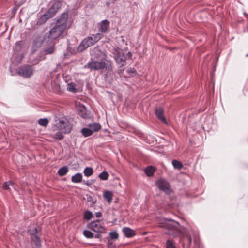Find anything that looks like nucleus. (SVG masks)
Wrapping results in <instances>:
<instances>
[{
    "mask_svg": "<svg viewBox=\"0 0 248 248\" xmlns=\"http://www.w3.org/2000/svg\"><path fill=\"white\" fill-rule=\"evenodd\" d=\"M158 224L159 227L168 230L170 232L168 233L170 235L173 237L177 236L174 232H178V227L179 225L178 222L171 219L163 218L158 220Z\"/></svg>",
    "mask_w": 248,
    "mask_h": 248,
    "instance_id": "1",
    "label": "nucleus"
},
{
    "mask_svg": "<svg viewBox=\"0 0 248 248\" xmlns=\"http://www.w3.org/2000/svg\"><path fill=\"white\" fill-rule=\"evenodd\" d=\"M109 65H108L105 62L103 61H92L89 62L87 65L84 66L85 68H89L90 70H100L105 69L107 70V73L105 74V78H107L108 75H110L112 71L111 61H108Z\"/></svg>",
    "mask_w": 248,
    "mask_h": 248,
    "instance_id": "2",
    "label": "nucleus"
},
{
    "mask_svg": "<svg viewBox=\"0 0 248 248\" xmlns=\"http://www.w3.org/2000/svg\"><path fill=\"white\" fill-rule=\"evenodd\" d=\"M112 54L116 63L120 67L125 66L127 59L132 56L130 52H127L126 50L119 48H114Z\"/></svg>",
    "mask_w": 248,
    "mask_h": 248,
    "instance_id": "3",
    "label": "nucleus"
},
{
    "mask_svg": "<svg viewBox=\"0 0 248 248\" xmlns=\"http://www.w3.org/2000/svg\"><path fill=\"white\" fill-rule=\"evenodd\" d=\"M64 30L59 26L55 25L48 33L44 36L43 42L45 43H52L59 38L63 33Z\"/></svg>",
    "mask_w": 248,
    "mask_h": 248,
    "instance_id": "4",
    "label": "nucleus"
},
{
    "mask_svg": "<svg viewBox=\"0 0 248 248\" xmlns=\"http://www.w3.org/2000/svg\"><path fill=\"white\" fill-rule=\"evenodd\" d=\"M102 37V35L98 33L96 34H92L90 36L85 38L78 46V50L82 52L91 46L93 45L98 41Z\"/></svg>",
    "mask_w": 248,
    "mask_h": 248,
    "instance_id": "5",
    "label": "nucleus"
},
{
    "mask_svg": "<svg viewBox=\"0 0 248 248\" xmlns=\"http://www.w3.org/2000/svg\"><path fill=\"white\" fill-rule=\"evenodd\" d=\"M88 228L91 230L96 233H105L107 229L104 226V224L100 220L97 219L91 221L87 224Z\"/></svg>",
    "mask_w": 248,
    "mask_h": 248,
    "instance_id": "6",
    "label": "nucleus"
},
{
    "mask_svg": "<svg viewBox=\"0 0 248 248\" xmlns=\"http://www.w3.org/2000/svg\"><path fill=\"white\" fill-rule=\"evenodd\" d=\"M157 187L166 194H169L170 191V186L169 182L163 178L158 179L156 182Z\"/></svg>",
    "mask_w": 248,
    "mask_h": 248,
    "instance_id": "7",
    "label": "nucleus"
},
{
    "mask_svg": "<svg viewBox=\"0 0 248 248\" xmlns=\"http://www.w3.org/2000/svg\"><path fill=\"white\" fill-rule=\"evenodd\" d=\"M17 73L24 78H30L33 75V70L30 65H24L18 69Z\"/></svg>",
    "mask_w": 248,
    "mask_h": 248,
    "instance_id": "8",
    "label": "nucleus"
},
{
    "mask_svg": "<svg viewBox=\"0 0 248 248\" xmlns=\"http://www.w3.org/2000/svg\"><path fill=\"white\" fill-rule=\"evenodd\" d=\"M57 127L63 133H69L71 130V125L69 122L65 120H60L56 124Z\"/></svg>",
    "mask_w": 248,
    "mask_h": 248,
    "instance_id": "9",
    "label": "nucleus"
},
{
    "mask_svg": "<svg viewBox=\"0 0 248 248\" xmlns=\"http://www.w3.org/2000/svg\"><path fill=\"white\" fill-rule=\"evenodd\" d=\"M32 243L35 246V248H39L41 246V241L38 235L37 228L33 229L30 233Z\"/></svg>",
    "mask_w": 248,
    "mask_h": 248,
    "instance_id": "10",
    "label": "nucleus"
},
{
    "mask_svg": "<svg viewBox=\"0 0 248 248\" xmlns=\"http://www.w3.org/2000/svg\"><path fill=\"white\" fill-rule=\"evenodd\" d=\"M68 19V14L65 13H62L57 19L55 25L59 27L64 31L67 27V21Z\"/></svg>",
    "mask_w": 248,
    "mask_h": 248,
    "instance_id": "11",
    "label": "nucleus"
},
{
    "mask_svg": "<svg viewBox=\"0 0 248 248\" xmlns=\"http://www.w3.org/2000/svg\"><path fill=\"white\" fill-rule=\"evenodd\" d=\"M109 28V22L107 20H104L98 23V31L101 33L106 32Z\"/></svg>",
    "mask_w": 248,
    "mask_h": 248,
    "instance_id": "12",
    "label": "nucleus"
},
{
    "mask_svg": "<svg viewBox=\"0 0 248 248\" xmlns=\"http://www.w3.org/2000/svg\"><path fill=\"white\" fill-rule=\"evenodd\" d=\"M61 6H59V4H53L50 8L46 12V14L49 16L50 18L53 17L60 9Z\"/></svg>",
    "mask_w": 248,
    "mask_h": 248,
    "instance_id": "13",
    "label": "nucleus"
},
{
    "mask_svg": "<svg viewBox=\"0 0 248 248\" xmlns=\"http://www.w3.org/2000/svg\"><path fill=\"white\" fill-rule=\"evenodd\" d=\"M155 114L159 120L164 124H167V121L163 115V110L161 108H156L155 109Z\"/></svg>",
    "mask_w": 248,
    "mask_h": 248,
    "instance_id": "14",
    "label": "nucleus"
},
{
    "mask_svg": "<svg viewBox=\"0 0 248 248\" xmlns=\"http://www.w3.org/2000/svg\"><path fill=\"white\" fill-rule=\"evenodd\" d=\"M123 232L125 236L127 238H131L135 235V231L129 227H124Z\"/></svg>",
    "mask_w": 248,
    "mask_h": 248,
    "instance_id": "15",
    "label": "nucleus"
},
{
    "mask_svg": "<svg viewBox=\"0 0 248 248\" xmlns=\"http://www.w3.org/2000/svg\"><path fill=\"white\" fill-rule=\"evenodd\" d=\"M113 194L112 191H105L103 192V197L108 203H110L112 202Z\"/></svg>",
    "mask_w": 248,
    "mask_h": 248,
    "instance_id": "16",
    "label": "nucleus"
},
{
    "mask_svg": "<svg viewBox=\"0 0 248 248\" xmlns=\"http://www.w3.org/2000/svg\"><path fill=\"white\" fill-rule=\"evenodd\" d=\"M50 18L45 13L38 19L36 22V25L40 26L45 23Z\"/></svg>",
    "mask_w": 248,
    "mask_h": 248,
    "instance_id": "17",
    "label": "nucleus"
},
{
    "mask_svg": "<svg viewBox=\"0 0 248 248\" xmlns=\"http://www.w3.org/2000/svg\"><path fill=\"white\" fill-rule=\"evenodd\" d=\"M67 90L73 93H75L78 92V89L76 87V84L72 82L67 84Z\"/></svg>",
    "mask_w": 248,
    "mask_h": 248,
    "instance_id": "18",
    "label": "nucleus"
},
{
    "mask_svg": "<svg viewBox=\"0 0 248 248\" xmlns=\"http://www.w3.org/2000/svg\"><path fill=\"white\" fill-rule=\"evenodd\" d=\"M155 170V168L153 166H148L144 170V172L148 177L153 176Z\"/></svg>",
    "mask_w": 248,
    "mask_h": 248,
    "instance_id": "19",
    "label": "nucleus"
},
{
    "mask_svg": "<svg viewBox=\"0 0 248 248\" xmlns=\"http://www.w3.org/2000/svg\"><path fill=\"white\" fill-rule=\"evenodd\" d=\"M82 175L80 173H77L72 177L71 180L73 183H78L82 182Z\"/></svg>",
    "mask_w": 248,
    "mask_h": 248,
    "instance_id": "20",
    "label": "nucleus"
},
{
    "mask_svg": "<svg viewBox=\"0 0 248 248\" xmlns=\"http://www.w3.org/2000/svg\"><path fill=\"white\" fill-rule=\"evenodd\" d=\"M3 187L5 189H8L10 191H11L12 188H13L14 190L15 189V185L14 183L11 181H8L4 183Z\"/></svg>",
    "mask_w": 248,
    "mask_h": 248,
    "instance_id": "21",
    "label": "nucleus"
},
{
    "mask_svg": "<svg viewBox=\"0 0 248 248\" xmlns=\"http://www.w3.org/2000/svg\"><path fill=\"white\" fill-rule=\"evenodd\" d=\"M89 126L93 133L98 131L101 128L100 124L96 123L90 124Z\"/></svg>",
    "mask_w": 248,
    "mask_h": 248,
    "instance_id": "22",
    "label": "nucleus"
},
{
    "mask_svg": "<svg viewBox=\"0 0 248 248\" xmlns=\"http://www.w3.org/2000/svg\"><path fill=\"white\" fill-rule=\"evenodd\" d=\"M68 171V168L67 166H63L60 168L58 171V173L60 176H63L66 174Z\"/></svg>",
    "mask_w": 248,
    "mask_h": 248,
    "instance_id": "23",
    "label": "nucleus"
},
{
    "mask_svg": "<svg viewBox=\"0 0 248 248\" xmlns=\"http://www.w3.org/2000/svg\"><path fill=\"white\" fill-rule=\"evenodd\" d=\"M81 133L85 137L90 136L93 134L90 127L82 128L81 129Z\"/></svg>",
    "mask_w": 248,
    "mask_h": 248,
    "instance_id": "24",
    "label": "nucleus"
},
{
    "mask_svg": "<svg viewBox=\"0 0 248 248\" xmlns=\"http://www.w3.org/2000/svg\"><path fill=\"white\" fill-rule=\"evenodd\" d=\"M172 164L173 167L175 169H181L183 167V164L181 162H180V161L176 160H172Z\"/></svg>",
    "mask_w": 248,
    "mask_h": 248,
    "instance_id": "25",
    "label": "nucleus"
},
{
    "mask_svg": "<svg viewBox=\"0 0 248 248\" xmlns=\"http://www.w3.org/2000/svg\"><path fill=\"white\" fill-rule=\"evenodd\" d=\"M84 175L89 177L93 174V169L91 167H86L83 171Z\"/></svg>",
    "mask_w": 248,
    "mask_h": 248,
    "instance_id": "26",
    "label": "nucleus"
},
{
    "mask_svg": "<svg viewBox=\"0 0 248 248\" xmlns=\"http://www.w3.org/2000/svg\"><path fill=\"white\" fill-rule=\"evenodd\" d=\"M38 124L41 126L46 127L48 124V120L47 118H41L38 120Z\"/></svg>",
    "mask_w": 248,
    "mask_h": 248,
    "instance_id": "27",
    "label": "nucleus"
},
{
    "mask_svg": "<svg viewBox=\"0 0 248 248\" xmlns=\"http://www.w3.org/2000/svg\"><path fill=\"white\" fill-rule=\"evenodd\" d=\"M55 51V44L51 45L50 47L45 49V52L46 54H52Z\"/></svg>",
    "mask_w": 248,
    "mask_h": 248,
    "instance_id": "28",
    "label": "nucleus"
},
{
    "mask_svg": "<svg viewBox=\"0 0 248 248\" xmlns=\"http://www.w3.org/2000/svg\"><path fill=\"white\" fill-rule=\"evenodd\" d=\"M108 173L106 171H103L99 175V178L102 180H108Z\"/></svg>",
    "mask_w": 248,
    "mask_h": 248,
    "instance_id": "29",
    "label": "nucleus"
},
{
    "mask_svg": "<svg viewBox=\"0 0 248 248\" xmlns=\"http://www.w3.org/2000/svg\"><path fill=\"white\" fill-rule=\"evenodd\" d=\"M83 235L87 238H92L94 237V234L89 230H84Z\"/></svg>",
    "mask_w": 248,
    "mask_h": 248,
    "instance_id": "30",
    "label": "nucleus"
},
{
    "mask_svg": "<svg viewBox=\"0 0 248 248\" xmlns=\"http://www.w3.org/2000/svg\"><path fill=\"white\" fill-rule=\"evenodd\" d=\"M93 217V213L89 211H86L84 214V218L86 220H90Z\"/></svg>",
    "mask_w": 248,
    "mask_h": 248,
    "instance_id": "31",
    "label": "nucleus"
},
{
    "mask_svg": "<svg viewBox=\"0 0 248 248\" xmlns=\"http://www.w3.org/2000/svg\"><path fill=\"white\" fill-rule=\"evenodd\" d=\"M178 235L180 237H186L188 240L189 244H191L192 239H191V238L190 236H188L186 233H185L183 232H179Z\"/></svg>",
    "mask_w": 248,
    "mask_h": 248,
    "instance_id": "32",
    "label": "nucleus"
},
{
    "mask_svg": "<svg viewBox=\"0 0 248 248\" xmlns=\"http://www.w3.org/2000/svg\"><path fill=\"white\" fill-rule=\"evenodd\" d=\"M61 131L58 132L54 135L53 138L59 140H62L64 137Z\"/></svg>",
    "mask_w": 248,
    "mask_h": 248,
    "instance_id": "33",
    "label": "nucleus"
},
{
    "mask_svg": "<svg viewBox=\"0 0 248 248\" xmlns=\"http://www.w3.org/2000/svg\"><path fill=\"white\" fill-rule=\"evenodd\" d=\"M109 235L112 239H117L119 237V234L116 231L111 232Z\"/></svg>",
    "mask_w": 248,
    "mask_h": 248,
    "instance_id": "34",
    "label": "nucleus"
},
{
    "mask_svg": "<svg viewBox=\"0 0 248 248\" xmlns=\"http://www.w3.org/2000/svg\"><path fill=\"white\" fill-rule=\"evenodd\" d=\"M166 248H176L171 240H168L166 242Z\"/></svg>",
    "mask_w": 248,
    "mask_h": 248,
    "instance_id": "35",
    "label": "nucleus"
},
{
    "mask_svg": "<svg viewBox=\"0 0 248 248\" xmlns=\"http://www.w3.org/2000/svg\"><path fill=\"white\" fill-rule=\"evenodd\" d=\"M9 69H10V73H11V75L12 76H14L16 74V71L15 70V65H14V63H12L10 66V68H9Z\"/></svg>",
    "mask_w": 248,
    "mask_h": 248,
    "instance_id": "36",
    "label": "nucleus"
},
{
    "mask_svg": "<svg viewBox=\"0 0 248 248\" xmlns=\"http://www.w3.org/2000/svg\"><path fill=\"white\" fill-rule=\"evenodd\" d=\"M107 246L109 248H112L115 247V245L113 242L109 239H108Z\"/></svg>",
    "mask_w": 248,
    "mask_h": 248,
    "instance_id": "37",
    "label": "nucleus"
},
{
    "mask_svg": "<svg viewBox=\"0 0 248 248\" xmlns=\"http://www.w3.org/2000/svg\"><path fill=\"white\" fill-rule=\"evenodd\" d=\"M82 108L83 109L84 111H86V108H85L84 107V106H82ZM81 116L83 117V118H87L88 117V115L87 114V113L86 112H83V113L81 112Z\"/></svg>",
    "mask_w": 248,
    "mask_h": 248,
    "instance_id": "38",
    "label": "nucleus"
},
{
    "mask_svg": "<svg viewBox=\"0 0 248 248\" xmlns=\"http://www.w3.org/2000/svg\"><path fill=\"white\" fill-rule=\"evenodd\" d=\"M52 1L54 2L53 4H59V6H62V0H52Z\"/></svg>",
    "mask_w": 248,
    "mask_h": 248,
    "instance_id": "39",
    "label": "nucleus"
},
{
    "mask_svg": "<svg viewBox=\"0 0 248 248\" xmlns=\"http://www.w3.org/2000/svg\"><path fill=\"white\" fill-rule=\"evenodd\" d=\"M95 216L97 217H100L102 216V213L100 212H97L95 213Z\"/></svg>",
    "mask_w": 248,
    "mask_h": 248,
    "instance_id": "40",
    "label": "nucleus"
},
{
    "mask_svg": "<svg viewBox=\"0 0 248 248\" xmlns=\"http://www.w3.org/2000/svg\"><path fill=\"white\" fill-rule=\"evenodd\" d=\"M100 233H97L96 234H95L94 235V237L96 238H99L101 237V235H100Z\"/></svg>",
    "mask_w": 248,
    "mask_h": 248,
    "instance_id": "41",
    "label": "nucleus"
},
{
    "mask_svg": "<svg viewBox=\"0 0 248 248\" xmlns=\"http://www.w3.org/2000/svg\"><path fill=\"white\" fill-rule=\"evenodd\" d=\"M110 3H111V2H110V1H109V2H106V5H107V6L108 7V6H109V4H110Z\"/></svg>",
    "mask_w": 248,
    "mask_h": 248,
    "instance_id": "42",
    "label": "nucleus"
},
{
    "mask_svg": "<svg viewBox=\"0 0 248 248\" xmlns=\"http://www.w3.org/2000/svg\"><path fill=\"white\" fill-rule=\"evenodd\" d=\"M130 72H132V73H134L135 72V71L134 70H130Z\"/></svg>",
    "mask_w": 248,
    "mask_h": 248,
    "instance_id": "43",
    "label": "nucleus"
},
{
    "mask_svg": "<svg viewBox=\"0 0 248 248\" xmlns=\"http://www.w3.org/2000/svg\"><path fill=\"white\" fill-rule=\"evenodd\" d=\"M16 45H18V42H16Z\"/></svg>",
    "mask_w": 248,
    "mask_h": 248,
    "instance_id": "44",
    "label": "nucleus"
}]
</instances>
